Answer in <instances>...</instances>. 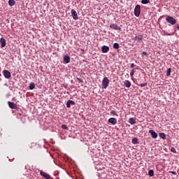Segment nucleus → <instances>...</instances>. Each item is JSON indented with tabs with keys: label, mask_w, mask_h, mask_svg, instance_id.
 <instances>
[{
	"label": "nucleus",
	"mask_w": 179,
	"mask_h": 179,
	"mask_svg": "<svg viewBox=\"0 0 179 179\" xmlns=\"http://www.w3.org/2000/svg\"><path fill=\"white\" fill-rule=\"evenodd\" d=\"M170 75H171V68L168 69L166 71V76H170Z\"/></svg>",
	"instance_id": "25"
},
{
	"label": "nucleus",
	"mask_w": 179,
	"mask_h": 179,
	"mask_svg": "<svg viewBox=\"0 0 179 179\" xmlns=\"http://www.w3.org/2000/svg\"><path fill=\"white\" fill-rule=\"evenodd\" d=\"M148 175L150 176V177H153V176H155V172L153 171V170H150L148 171Z\"/></svg>",
	"instance_id": "24"
},
{
	"label": "nucleus",
	"mask_w": 179,
	"mask_h": 179,
	"mask_svg": "<svg viewBox=\"0 0 179 179\" xmlns=\"http://www.w3.org/2000/svg\"><path fill=\"white\" fill-rule=\"evenodd\" d=\"M177 29H178V31H179V25L177 26Z\"/></svg>",
	"instance_id": "36"
},
{
	"label": "nucleus",
	"mask_w": 179,
	"mask_h": 179,
	"mask_svg": "<svg viewBox=\"0 0 179 179\" xmlns=\"http://www.w3.org/2000/svg\"><path fill=\"white\" fill-rule=\"evenodd\" d=\"M142 54H143V55H146V56H148V52H143Z\"/></svg>",
	"instance_id": "35"
},
{
	"label": "nucleus",
	"mask_w": 179,
	"mask_h": 179,
	"mask_svg": "<svg viewBox=\"0 0 179 179\" xmlns=\"http://www.w3.org/2000/svg\"><path fill=\"white\" fill-rule=\"evenodd\" d=\"M0 44L1 45V48H3L6 45V40H5L3 37L0 38Z\"/></svg>",
	"instance_id": "8"
},
{
	"label": "nucleus",
	"mask_w": 179,
	"mask_h": 179,
	"mask_svg": "<svg viewBox=\"0 0 179 179\" xmlns=\"http://www.w3.org/2000/svg\"><path fill=\"white\" fill-rule=\"evenodd\" d=\"M173 35H174V32H173L172 34L165 32V36H173Z\"/></svg>",
	"instance_id": "31"
},
{
	"label": "nucleus",
	"mask_w": 179,
	"mask_h": 179,
	"mask_svg": "<svg viewBox=\"0 0 179 179\" xmlns=\"http://www.w3.org/2000/svg\"><path fill=\"white\" fill-rule=\"evenodd\" d=\"M110 114H112L113 115H118L117 114V112H115V110H112V111L110 112Z\"/></svg>",
	"instance_id": "30"
},
{
	"label": "nucleus",
	"mask_w": 179,
	"mask_h": 179,
	"mask_svg": "<svg viewBox=\"0 0 179 179\" xmlns=\"http://www.w3.org/2000/svg\"><path fill=\"white\" fill-rule=\"evenodd\" d=\"M108 85H110V80H108V78L104 77L102 80L101 84L103 89H107V87H108Z\"/></svg>",
	"instance_id": "1"
},
{
	"label": "nucleus",
	"mask_w": 179,
	"mask_h": 179,
	"mask_svg": "<svg viewBox=\"0 0 179 179\" xmlns=\"http://www.w3.org/2000/svg\"><path fill=\"white\" fill-rule=\"evenodd\" d=\"M62 129H66V131H68L69 129V128H68V126H66V124H62Z\"/></svg>",
	"instance_id": "27"
},
{
	"label": "nucleus",
	"mask_w": 179,
	"mask_h": 179,
	"mask_svg": "<svg viewBox=\"0 0 179 179\" xmlns=\"http://www.w3.org/2000/svg\"><path fill=\"white\" fill-rule=\"evenodd\" d=\"M110 29H113V30H119V31H121V27H118L117 24L111 23L109 26Z\"/></svg>",
	"instance_id": "6"
},
{
	"label": "nucleus",
	"mask_w": 179,
	"mask_h": 179,
	"mask_svg": "<svg viewBox=\"0 0 179 179\" xmlns=\"http://www.w3.org/2000/svg\"><path fill=\"white\" fill-rule=\"evenodd\" d=\"M36 87V84H34V83H31L29 84V90H34V89H35Z\"/></svg>",
	"instance_id": "19"
},
{
	"label": "nucleus",
	"mask_w": 179,
	"mask_h": 179,
	"mask_svg": "<svg viewBox=\"0 0 179 179\" xmlns=\"http://www.w3.org/2000/svg\"><path fill=\"white\" fill-rule=\"evenodd\" d=\"M108 122H110V124H112L113 125H115V124H117V119H115V117H110L108 120Z\"/></svg>",
	"instance_id": "13"
},
{
	"label": "nucleus",
	"mask_w": 179,
	"mask_h": 179,
	"mask_svg": "<svg viewBox=\"0 0 179 179\" xmlns=\"http://www.w3.org/2000/svg\"><path fill=\"white\" fill-rule=\"evenodd\" d=\"M71 106H75V101H73L72 100H69L66 102V107H67V108H71Z\"/></svg>",
	"instance_id": "12"
},
{
	"label": "nucleus",
	"mask_w": 179,
	"mask_h": 179,
	"mask_svg": "<svg viewBox=\"0 0 179 179\" xmlns=\"http://www.w3.org/2000/svg\"><path fill=\"white\" fill-rule=\"evenodd\" d=\"M141 87H145V86H148V84L146 83H142L140 85Z\"/></svg>",
	"instance_id": "29"
},
{
	"label": "nucleus",
	"mask_w": 179,
	"mask_h": 179,
	"mask_svg": "<svg viewBox=\"0 0 179 179\" xmlns=\"http://www.w3.org/2000/svg\"><path fill=\"white\" fill-rule=\"evenodd\" d=\"M159 136L161 139H166V134L164 133H159Z\"/></svg>",
	"instance_id": "21"
},
{
	"label": "nucleus",
	"mask_w": 179,
	"mask_h": 179,
	"mask_svg": "<svg viewBox=\"0 0 179 179\" xmlns=\"http://www.w3.org/2000/svg\"><path fill=\"white\" fill-rule=\"evenodd\" d=\"M101 51H102V52L106 54V52H108V51H110V48L107 45H103L101 48Z\"/></svg>",
	"instance_id": "11"
},
{
	"label": "nucleus",
	"mask_w": 179,
	"mask_h": 179,
	"mask_svg": "<svg viewBox=\"0 0 179 179\" xmlns=\"http://www.w3.org/2000/svg\"><path fill=\"white\" fill-rule=\"evenodd\" d=\"M71 16L74 20H78V19H79V17H78V13L74 9L71 10Z\"/></svg>",
	"instance_id": "7"
},
{
	"label": "nucleus",
	"mask_w": 179,
	"mask_h": 179,
	"mask_svg": "<svg viewBox=\"0 0 179 179\" xmlns=\"http://www.w3.org/2000/svg\"><path fill=\"white\" fill-rule=\"evenodd\" d=\"M64 61L66 62V64H69L71 62V57L68 55H64Z\"/></svg>",
	"instance_id": "14"
},
{
	"label": "nucleus",
	"mask_w": 179,
	"mask_h": 179,
	"mask_svg": "<svg viewBox=\"0 0 179 179\" xmlns=\"http://www.w3.org/2000/svg\"><path fill=\"white\" fill-rule=\"evenodd\" d=\"M135 67V64L134 63H132L130 66V68H134Z\"/></svg>",
	"instance_id": "34"
},
{
	"label": "nucleus",
	"mask_w": 179,
	"mask_h": 179,
	"mask_svg": "<svg viewBox=\"0 0 179 179\" xmlns=\"http://www.w3.org/2000/svg\"><path fill=\"white\" fill-rule=\"evenodd\" d=\"M15 3H16V1H15V0H9L8 1L9 6H15Z\"/></svg>",
	"instance_id": "18"
},
{
	"label": "nucleus",
	"mask_w": 179,
	"mask_h": 179,
	"mask_svg": "<svg viewBox=\"0 0 179 179\" xmlns=\"http://www.w3.org/2000/svg\"><path fill=\"white\" fill-rule=\"evenodd\" d=\"M141 3H143V5L150 3V0H141Z\"/></svg>",
	"instance_id": "22"
},
{
	"label": "nucleus",
	"mask_w": 179,
	"mask_h": 179,
	"mask_svg": "<svg viewBox=\"0 0 179 179\" xmlns=\"http://www.w3.org/2000/svg\"><path fill=\"white\" fill-rule=\"evenodd\" d=\"M176 31H177V29H175V33H176Z\"/></svg>",
	"instance_id": "37"
},
{
	"label": "nucleus",
	"mask_w": 179,
	"mask_h": 179,
	"mask_svg": "<svg viewBox=\"0 0 179 179\" xmlns=\"http://www.w3.org/2000/svg\"><path fill=\"white\" fill-rule=\"evenodd\" d=\"M129 122L131 125H134V124H136V120H135V118L131 117L129 119Z\"/></svg>",
	"instance_id": "15"
},
{
	"label": "nucleus",
	"mask_w": 179,
	"mask_h": 179,
	"mask_svg": "<svg viewBox=\"0 0 179 179\" xmlns=\"http://www.w3.org/2000/svg\"><path fill=\"white\" fill-rule=\"evenodd\" d=\"M77 80H78L80 83H83V80H82L81 78H77Z\"/></svg>",
	"instance_id": "32"
},
{
	"label": "nucleus",
	"mask_w": 179,
	"mask_h": 179,
	"mask_svg": "<svg viewBox=\"0 0 179 179\" xmlns=\"http://www.w3.org/2000/svg\"><path fill=\"white\" fill-rule=\"evenodd\" d=\"M134 75H135V70L132 69L130 72V76L131 78H134Z\"/></svg>",
	"instance_id": "26"
},
{
	"label": "nucleus",
	"mask_w": 179,
	"mask_h": 179,
	"mask_svg": "<svg viewBox=\"0 0 179 179\" xmlns=\"http://www.w3.org/2000/svg\"><path fill=\"white\" fill-rule=\"evenodd\" d=\"M124 85L126 87H131V82L128 80L124 81Z\"/></svg>",
	"instance_id": "16"
},
{
	"label": "nucleus",
	"mask_w": 179,
	"mask_h": 179,
	"mask_svg": "<svg viewBox=\"0 0 179 179\" xmlns=\"http://www.w3.org/2000/svg\"><path fill=\"white\" fill-rule=\"evenodd\" d=\"M134 15L136 17H139L141 15V6L140 5H136L135 8H134Z\"/></svg>",
	"instance_id": "3"
},
{
	"label": "nucleus",
	"mask_w": 179,
	"mask_h": 179,
	"mask_svg": "<svg viewBox=\"0 0 179 179\" xmlns=\"http://www.w3.org/2000/svg\"><path fill=\"white\" fill-rule=\"evenodd\" d=\"M134 40H135V41L139 42V41L143 40V36L141 35L140 36H135Z\"/></svg>",
	"instance_id": "17"
},
{
	"label": "nucleus",
	"mask_w": 179,
	"mask_h": 179,
	"mask_svg": "<svg viewBox=\"0 0 179 179\" xmlns=\"http://www.w3.org/2000/svg\"><path fill=\"white\" fill-rule=\"evenodd\" d=\"M3 75L6 78V79H10V76H12V74L8 70H3Z\"/></svg>",
	"instance_id": "5"
},
{
	"label": "nucleus",
	"mask_w": 179,
	"mask_h": 179,
	"mask_svg": "<svg viewBox=\"0 0 179 179\" xmlns=\"http://www.w3.org/2000/svg\"><path fill=\"white\" fill-rule=\"evenodd\" d=\"M166 20L167 23H169V24L174 25V24H176V23H177V20H176V18H174L170 15L166 16Z\"/></svg>",
	"instance_id": "2"
},
{
	"label": "nucleus",
	"mask_w": 179,
	"mask_h": 179,
	"mask_svg": "<svg viewBox=\"0 0 179 179\" xmlns=\"http://www.w3.org/2000/svg\"><path fill=\"white\" fill-rule=\"evenodd\" d=\"M149 134H150L153 139H156L157 138V133H156L154 130H150Z\"/></svg>",
	"instance_id": "10"
},
{
	"label": "nucleus",
	"mask_w": 179,
	"mask_h": 179,
	"mask_svg": "<svg viewBox=\"0 0 179 179\" xmlns=\"http://www.w3.org/2000/svg\"><path fill=\"white\" fill-rule=\"evenodd\" d=\"M169 173H170L171 174H173V176H176L177 174V172H176V171H170Z\"/></svg>",
	"instance_id": "33"
},
{
	"label": "nucleus",
	"mask_w": 179,
	"mask_h": 179,
	"mask_svg": "<svg viewBox=\"0 0 179 179\" xmlns=\"http://www.w3.org/2000/svg\"><path fill=\"white\" fill-rule=\"evenodd\" d=\"M171 152H172V153H177V150H176V148L174 147L171 148Z\"/></svg>",
	"instance_id": "28"
},
{
	"label": "nucleus",
	"mask_w": 179,
	"mask_h": 179,
	"mask_svg": "<svg viewBox=\"0 0 179 179\" xmlns=\"http://www.w3.org/2000/svg\"><path fill=\"white\" fill-rule=\"evenodd\" d=\"M8 107H10V108H13V109L17 108V105H16L13 102L8 101Z\"/></svg>",
	"instance_id": "9"
},
{
	"label": "nucleus",
	"mask_w": 179,
	"mask_h": 179,
	"mask_svg": "<svg viewBox=\"0 0 179 179\" xmlns=\"http://www.w3.org/2000/svg\"><path fill=\"white\" fill-rule=\"evenodd\" d=\"M131 143H133V145H138V143H139V141H138L137 138H134L132 139Z\"/></svg>",
	"instance_id": "20"
},
{
	"label": "nucleus",
	"mask_w": 179,
	"mask_h": 179,
	"mask_svg": "<svg viewBox=\"0 0 179 179\" xmlns=\"http://www.w3.org/2000/svg\"><path fill=\"white\" fill-rule=\"evenodd\" d=\"M40 176L44 177L45 179H51V176L43 171H40Z\"/></svg>",
	"instance_id": "4"
},
{
	"label": "nucleus",
	"mask_w": 179,
	"mask_h": 179,
	"mask_svg": "<svg viewBox=\"0 0 179 179\" xmlns=\"http://www.w3.org/2000/svg\"><path fill=\"white\" fill-rule=\"evenodd\" d=\"M113 48H115V50H118V48H120V44H118L117 43H114Z\"/></svg>",
	"instance_id": "23"
}]
</instances>
